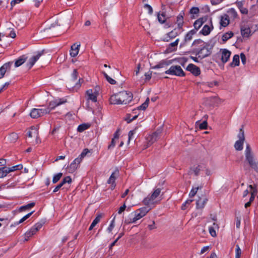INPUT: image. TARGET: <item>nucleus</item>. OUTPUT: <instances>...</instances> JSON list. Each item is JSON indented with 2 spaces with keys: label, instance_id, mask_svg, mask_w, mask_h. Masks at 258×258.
<instances>
[{
  "label": "nucleus",
  "instance_id": "nucleus-55",
  "mask_svg": "<svg viewBox=\"0 0 258 258\" xmlns=\"http://www.w3.org/2000/svg\"><path fill=\"white\" fill-rule=\"evenodd\" d=\"M114 219H113L110 224H109V226L108 227L107 229V231L109 232V233H110L112 229L114 228Z\"/></svg>",
  "mask_w": 258,
  "mask_h": 258
},
{
  "label": "nucleus",
  "instance_id": "nucleus-13",
  "mask_svg": "<svg viewBox=\"0 0 258 258\" xmlns=\"http://www.w3.org/2000/svg\"><path fill=\"white\" fill-rule=\"evenodd\" d=\"M196 33V30H191L185 35L183 40L180 43V48L186 46L192 39L193 36Z\"/></svg>",
  "mask_w": 258,
  "mask_h": 258
},
{
  "label": "nucleus",
  "instance_id": "nucleus-59",
  "mask_svg": "<svg viewBox=\"0 0 258 258\" xmlns=\"http://www.w3.org/2000/svg\"><path fill=\"white\" fill-rule=\"evenodd\" d=\"M136 129L130 131L128 133V143L130 142V141L132 139L133 136L136 133Z\"/></svg>",
  "mask_w": 258,
  "mask_h": 258
},
{
  "label": "nucleus",
  "instance_id": "nucleus-61",
  "mask_svg": "<svg viewBox=\"0 0 258 258\" xmlns=\"http://www.w3.org/2000/svg\"><path fill=\"white\" fill-rule=\"evenodd\" d=\"M115 140L113 138L112 139L110 144L108 146V149H111L115 147L116 144Z\"/></svg>",
  "mask_w": 258,
  "mask_h": 258
},
{
  "label": "nucleus",
  "instance_id": "nucleus-47",
  "mask_svg": "<svg viewBox=\"0 0 258 258\" xmlns=\"http://www.w3.org/2000/svg\"><path fill=\"white\" fill-rule=\"evenodd\" d=\"M258 12V6L253 5L250 8V13L254 16L257 14Z\"/></svg>",
  "mask_w": 258,
  "mask_h": 258
},
{
  "label": "nucleus",
  "instance_id": "nucleus-16",
  "mask_svg": "<svg viewBox=\"0 0 258 258\" xmlns=\"http://www.w3.org/2000/svg\"><path fill=\"white\" fill-rule=\"evenodd\" d=\"M184 15V12L182 11L180 12L179 14L176 17V23L177 25V28L179 30H182V31L183 30L182 27L184 24L183 20Z\"/></svg>",
  "mask_w": 258,
  "mask_h": 258
},
{
  "label": "nucleus",
  "instance_id": "nucleus-23",
  "mask_svg": "<svg viewBox=\"0 0 258 258\" xmlns=\"http://www.w3.org/2000/svg\"><path fill=\"white\" fill-rule=\"evenodd\" d=\"M86 95L88 97V99L91 100L93 102H97V97L98 93L94 91L92 89H89L86 91Z\"/></svg>",
  "mask_w": 258,
  "mask_h": 258
},
{
  "label": "nucleus",
  "instance_id": "nucleus-21",
  "mask_svg": "<svg viewBox=\"0 0 258 258\" xmlns=\"http://www.w3.org/2000/svg\"><path fill=\"white\" fill-rule=\"evenodd\" d=\"M241 33L243 37H249L251 35V30L250 27L246 25L241 26Z\"/></svg>",
  "mask_w": 258,
  "mask_h": 258
},
{
  "label": "nucleus",
  "instance_id": "nucleus-54",
  "mask_svg": "<svg viewBox=\"0 0 258 258\" xmlns=\"http://www.w3.org/2000/svg\"><path fill=\"white\" fill-rule=\"evenodd\" d=\"M101 218V216L100 215H97L92 222L91 225H93L95 227V225L99 222Z\"/></svg>",
  "mask_w": 258,
  "mask_h": 258
},
{
  "label": "nucleus",
  "instance_id": "nucleus-45",
  "mask_svg": "<svg viewBox=\"0 0 258 258\" xmlns=\"http://www.w3.org/2000/svg\"><path fill=\"white\" fill-rule=\"evenodd\" d=\"M44 223L43 222H37L34 226H33L31 228L33 230H34L35 232H37L38 230H39L42 227Z\"/></svg>",
  "mask_w": 258,
  "mask_h": 258
},
{
  "label": "nucleus",
  "instance_id": "nucleus-14",
  "mask_svg": "<svg viewBox=\"0 0 258 258\" xmlns=\"http://www.w3.org/2000/svg\"><path fill=\"white\" fill-rule=\"evenodd\" d=\"M44 50L38 51L35 55L31 57L27 63V66L31 69L39 58L44 54Z\"/></svg>",
  "mask_w": 258,
  "mask_h": 258
},
{
  "label": "nucleus",
  "instance_id": "nucleus-24",
  "mask_svg": "<svg viewBox=\"0 0 258 258\" xmlns=\"http://www.w3.org/2000/svg\"><path fill=\"white\" fill-rule=\"evenodd\" d=\"M179 41V39L178 38L174 42L170 43L166 49V52L171 53L176 50Z\"/></svg>",
  "mask_w": 258,
  "mask_h": 258
},
{
  "label": "nucleus",
  "instance_id": "nucleus-56",
  "mask_svg": "<svg viewBox=\"0 0 258 258\" xmlns=\"http://www.w3.org/2000/svg\"><path fill=\"white\" fill-rule=\"evenodd\" d=\"M89 152L90 151L88 149L85 148L83 150L79 156L83 159Z\"/></svg>",
  "mask_w": 258,
  "mask_h": 258
},
{
  "label": "nucleus",
  "instance_id": "nucleus-37",
  "mask_svg": "<svg viewBox=\"0 0 258 258\" xmlns=\"http://www.w3.org/2000/svg\"><path fill=\"white\" fill-rule=\"evenodd\" d=\"M90 127V124L89 123H82L78 126L77 128V131L79 133H82L84 131L88 129Z\"/></svg>",
  "mask_w": 258,
  "mask_h": 258
},
{
  "label": "nucleus",
  "instance_id": "nucleus-41",
  "mask_svg": "<svg viewBox=\"0 0 258 258\" xmlns=\"http://www.w3.org/2000/svg\"><path fill=\"white\" fill-rule=\"evenodd\" d=\"M10 170H8V167H3L0 168V178H3L7 176L10 173Z\"/></svg>",
  "mask_w": 258,
  "mask_h": 258
},
{
  "label": "nucleus",
  "instance_id": "nucleus-27",
  "mask_svg": "<svg viewBox=\"0 0 258 258\" xmlns=\"http://www.w3.org/2000/svg\"><path fill=\"white\" fill-rule=\"evenodd\" d=\"M179 35V33L177 31L176 29H174L173 30L167 34V36L164 39L165 41H169L171 39L175 38Z\"/></svg>",
  "mask_w": 258,
  "mask_h": 258
},
{
  "label": "nucleus",
  "instance_id": "nucleus-46",
  "mask_svg": "<svg viewBox=\"0 0 258 258\" xmlns=\"http://www.w3.org/2000/svg\"><path fill=\"white\" fill-rule=\"evenodd\" d=\"M23 168V165L22 164L17 165L11 167H8V170H10V172L14 171L20 170Z\"/></svg>",
  "mask_w": 258,
  "mask_h": 258
},
{
  "label": "nucleus",
  "instance_id": "nucleus-34",
  "mask_svg": "<svg viewBox=\"0 0 258 258\" xmlns=\"http://www.w3.org/2000/svg\"><path fill=\"white\" fill-rule=\"evenodd\" d=\"M227 12L229 18L230 17L231 19H233L238 18L237 13L234 8L229 9Z\"/></svg>",
  "mask_w": 258,
  "mask_h": 258
},
{
  "label": "nucleus",
  "instance_id": "nucleus-28",
  "mask_svg": "<svg viewBox=\"0 0 258 258\" xmlns=\"http://www.w3.org/2000/svg\"><path fill=\"white\" fill-rule=\"evenodd\" d=\"M206 19L203 17L197 19L194 23V29L193 30H196V32L201 27L203 24L206 21Z\"/></svg>",
  "mask_w": 258,
  "mask_h": 258
},
{
  "label": "nucleus",
  "instance_id": "nucleus-48",
  "mask_svg": "<svg viewBox=\"0 0 258 258\" xmlns=\"http://www.w3.org/2000/svg\"><path fill=\"white\" fill-rule=\"evenodd\" d=\"M62 176V173L61 172L55 174L53 177L52 182L53 183H55L58 182Z\"/></svg>",
  "mask_w": 258,
  "mask_h": 258
},
{
  "label": "nucleus",
  "instance_id": "nucleus-26",
  "mask_svg": "<svg viewBox=\"0 0 258 258\" xmlns=\"http://www.w3.org/2000/svg\"><path fill=\"white\" fill-rule=\"evenodd\" d=\"M158 137V134L154 133L152 135H149L146 138L147 145L146 148L150 146L153 143H154Z\"/></svg>",
  "mask_w": 258,
  "mask_h": 258
},
{
  "label": "nucleus",
  "instance_id": "nucleus-44",
  "mask_svg": "<svg viewBox=\"0 0 258 258\" xmlns=\"http://www.w3.org/2000/svg\"><path fill=\"white\" fill-rule=\"evenodd\" d=\"M79 165L77 164L75 161L72 162L69 167V172L73 173L77 169Z\"/></svg>",
  "mask_w": 258,
  "mask_h": 258
},
{
  "label": "nucleus",
  "instance_id": "nucleus-32",
  "mask_svg": "<svg viewBox=\"0 0 258 258\" xmlns=\"http://www.w3.org/2000/svg\"><path fill=\"white\" fill-rule=\"evenodd\" d=\"M204 167L203 164L198 165L196 166H193L190 168V170L194 172L196 176L199 175L200 171Z\"/></svg>",
  "mask_w": 258,
  "mask_h": 258
},
{
  "label": "nucleus",
  "instance_id": "nucleus-8",
  "mask_svg": "<svg viewBox=\"0 0 258 258\" xmlns=\"http://www.w3.org/2000/svg\"><path fill=\"white\" fill-rule=\"evenodd\" d=\"M162 11L157 13V19L159 22L162 24H165L164 27L168 28L170 27V25L168 23H166L167 19L168 18L166 15V12L165 10V6L162 5Z\"/></svg>",
  "mask_w": 258,
  "mask_h": 258
},
{
  "label": "nucleus",
  "instance_id": "nucleus-30",
  "mask_svg": "<svg viewBox=\"0 0 258 258\" xmlns=\"http://www.w3.org/2000/svg\"><path fill=\"white\" fill-rule=\"evenodd\" d=\"M137 221L133 213H131L127 217L125 218L124 223L125 224L135 223Z\"/></svg>",
  "mask_w": 258,
  "mask_h": 258
},
{
  "label": "nucleus",
  "instance_id": "nucleus-51",
  "mask_svg": "<svg viewBox=\"0 0 258 258\" xmlns=\"http://www.w3.org/2000/svg\"><path fill=\"white\" fill-rule=\"evenodd\" d=\"M72 182V178L70 176H68L63 178L62 180L60 182L62 184L64 185V184L68 183H71Z\"/></svg>",
  "mask_w": 258,
  "mask_h": 258
},
{
  "label": "nucleus",
  "instance_id": "nucleus-2",
  "mask_svg": "<svg viewBox=\"0 0 258 258\" xmlns=\"http://www.w3.org/2000/svg\"><path fill=\"white\" fill-rule=\"evenodd\" d=\"M133 99V94L130 91H123L111 95L109 98L111 104H127Z\"/></svg>",
  "mask_w": 258,
  "mask_h": 258
},
{
  "label": "nucleus",
  "instance_id": "nucleus-12",
  "mask_svg": "<svg viewBox=\"0 0 258 258\" xmlns=\"http://www.w3.org/2000/svg\"><path fill=\"white\" fill-rule=\"evenodd\" d=\"M150 209H151L148 207H144L141 208L133 212L136 220L138 221L144 217L149 212Z\"/></svg>",
  "mask_w": 258,
  "mask_h": 258
},
{
  "label": "nucleus",
  "instance_id": "nucleus-58",
  "mask_svg": "<svg viewBox=\"0 0 258 258\" xmlns=\"http://www.w3.org/2000/svg\"><path fill=\"white\" fill-rule=\"evenodd\" d=\"M144 7L145 9H146L147 10H148V13L150 15H152L153 14V10L152 7L150 5L146 4L144 5Z\"/></svg>",
  "mask_w": 258,
  "mask_h": 258
},
{
  "label": "nucleus",
  "instance_id": "nucleus-18",
  "mask_svg": "<svg viewBox=\"0 0 258 258\" xmlns=\"http://www.w3.org/2000/svg\"><path fill=\"white\" fill-rule=\"evenodd\" d=\"M210 25H205L200 31V34L204 36L208 35L214 28L211 20H210Z\"/></svg>",
  "mask_w": 258,
  "mask_h": 258
},
{
  "label": "nucleus",
  "instance_id": "nucleus-11",
  "mask_svg": "<svg viewBox=\"0 0 258 258\" xmlns=\"http://www.w3.org/2000/svg\"><path fill=\"white\" fill-rule=\"evenodd\" d=\"M48 110H45V107L42 108H33L30 115L33 118H37L40 116H42L45 114H48Z\"/></svg>",
  "mask_w": 258,
  "mask_h": 258
},
{
  "label": "nucleus",
  "instance_id": "nucleus-4",
  "mask_svg": "<svg viewBox=\"0 0 258 258\" xmlns=\"http://www.w3.org/2000/svg\"><path fill=\"white\" fill-rule=\"evenodd\" d=\"M161 192L160 188H155L153 192L149 195L146 198L143 200V203L146 206H150V205L156 204L159 202L161 199L160 195Z\"/></svg>",
  "mask_w": 258,
  "mask_h": 258
},
{
  "label": "nucleus",
  "instance_id": "nucleus-1",
  "mask_svg": "<svg viewBox=\"0 0 258 258\" xmlns=\"http://www.w3.org/2000/svg\"><path fill=\"white\" fill-rule=\"evenodd\" d=\"M213 46L200 39H196L192 43L191 53L202 59L211 55Z\"/></svg>",
  "mask_w": 258,
  "mask_h": 258
},
{
  "label": "nucleus",
  "instance_id": "nucleus-25",
  "mask_svg": "<svg viewBox=\"0 0 258 258\" xmlns=\"http://www.w3.org/2000/svg\"><path fill=\"white\" fill-rule=\"evenodd\" d=\"M229 23L230 20L229 16L227 14H225L221 16L220 21V24L221 26L226 27L229 24Z\"/></svg>",
  "mask_w": 258,
  "mask_h": 258
},
{
  "label": "nucleus",
  "instance_id": "nucleus-63",
  "mask_svg": "<svg viewBox=\"0 0 258 258\" xmlns=\"http://www.w3.org/2000/svg\"><path fill=\"white\" fill-rule=\"evenodd\" d=\"M24 0H12L11 2V9L17 4L20 2H23Z\"/></svg>",
  "mask_w": 258,
  "mask_h": 258
},
{
  "label": "nucleus",
  "instance_id": "nucleus-64",
  "mask_svg": "<svg viewBox=\"0 0 258 258\" xmlns=\"http://www.w3.org/2000/svg\"><path fill=\"white\" fill-rule=\"evenodd\" d=\"M126 207L125 204L124 203V204L119 208L118 214H121L125 210Z\"/></svg>",
  "mask_w": 258,
  "mask_h": 258
},
{
  "label": "nucleus",
  "instance_id": "nucleus-39",
  "mask_svg": "<svg viewBox=\"0 0 258 258\" xmlns=\"http://www.w3.org/2000/svg\"><path fill=\"white\" fill-rule=\"evenodd\" d=\"M233 36V33L232 31H229L226 33H225L222 37V40L223 42H226L230 38L232 37Z\"/></svg>",
  "mask_w": 258,
  "mask_h": 258
},
{
  "label": "nucleus",
  "instance_id": "nucleus-5",
  "mask_svg": "<svg viewBox=\"0 0 258 258\" xmlns=\"http://www.w3.org/2000/svg\"><path fill=\"white\" fill-rule=\"evenodd\" d=\"M245 160L247 162L249 166L255 171L258 173V162H256L253 157L249 145L247 144L245 150Z\"/></svg>",
  "mask_w": 258,
  "mask_h": 258
},
{
  "label": "nucleus",
  "instance_id": "nucleus-43",
  "mask_svg": "<svg viewBox=\"0 0 258 258\" xmlns=\"http://www.w3.org/2000/svg\"><path fill=\"white\" fill-rule=\"evenodd\" d=\"M170 62H167L165 60H162L158 64L153 67L154 69H158L163 68L165 66L168 65Z\"/></svg>",
  "mask_w": 258,
  "mask_h": 258
},
{
  "label": "nucleus",
  "instance_id": "nucleus-6",
  "mask_svg": "<svg viewBox=\"0 0 258 258\" xmlns=\"http://www.w3.org/2000/svg\"><path fill=\"white\" fill-rule=\"evenodd\" d=\"M165 73L166 74L178 77H184L185 76L184 72L179 66H172L169 69L166 71Z\"/></svg>",
  "mask_w": 258,
  "mask_h": 258
},
{
  "label": "nucleus",
  "instance_id": "nucleus-53",
  "mask_svg": "<svg viewBox=\"0 0 258 258\" xmlns=\"http://www.w3.org/2000/svg\"><path fill=\"white\" fill-rule=\"evenodd\" d=\"M34 213V211H32L28 214H27V215H26L25 216H24L22 218H21L19 221V222L18 223H23V222H24L26 219H27L28 218H29L32 215V214Z\"/></svg>",
  "mask_w": 258,
  "mask_h": 258
},
{
  "label": "nucleus",
  "instance_id": "nucleus-7",
  "mask_svg": "<svg viewBox=\"0 0 258 258\" xmlns=\"http://www.w3.org/2000/svg\"><path fill=\"white\" fill-rule=\"evenodd\" d=\"M237 137L238 138V140L235 142L234 147L236 150L241 151L243 149V142L245 140L244 132L243 126H242V127L239 129Z\"/></svg>",
  "mask_w": 258,
  "mask_h": 258
},
{
  "label": "nucleus",
  "instance_id": "nucleus-20",
  "mask_svg": "<svg viewBox=\"0 0 258 258\" xmlns=\"http://www.w3.org/2000/svg\"><path fill=\"white\" fill-rule=\"evenodd\" d=\"M244 3V1H237L235 4L242 14L247 15L248 13V10L246 8L243 7Z\"/></svg>",
  "mask_w": 258,
  "mask_h": 258
},
{
  "label": "nucleus",
  "instance_id": "nucleus-19",
  "mask_svg": "<svg viewBox=\"0 0 258 258\" xmlns=\"http://www.w3.org/2000/svg\"><path fill=\"white\" fill-rule=\"evenodd\" d=\"M249 187L251 189L250 193V197L249 198V201L245 204L244 207L247 209L248 207H250L251 203L254 201L255 195L256 194V190L254 189L252 185H249Z\"/></svg>",
  "mask_w": 258,
  "mask_h": 258
},
{
  "label": "nucleus",
  "instance_id": "nucleus-35",
  "mask_svg": "<svg viewBox=\"0 0 258 258\" xmlns=\"http://www.w3.org/2000/svg\"><path fill=\"white\" fill-rule=\"evenodd\" d=\"M35 205V203L32 202L27 205L22 206L19 208V211L20 212L26 211L27 210H29L34 207Z\"/></svg>",
  "mask_w": 258,
  "mask_h": 258
},
{
  "label": "nucleus",
  "instance_id": "nucleus-33",
  "mask_svg": "<svg viewBox=\"0 0 258 258\" xmlns=\"http://www.w3.org/2000/svg\"><path fill=\"white\" fill-rule=\"evenodd\" d=\"M31 130H34V132H32L31 131H28L27 133V136L29 138H32L33 136H36V143H38V132L37 130L35 129V128L34 126L31 127Z\"/></svg>",
  "mask_w": 258,
  "mask_h": 258
},
{
  "label": "nucleus",
  "instance_id": "nucleus-62",
  "mask_svg": "<svg viewBox=\"0 0 258 258\" xmlns=\"http://www.w3.org/2000/svg\"><path fill=\"white\" fill-rule=\"evenodd\" d=\"M78 73L77 70H76V69L74 70V71L72 74V77L74 81L77 80V77H78Z\"/></svg>",
  "mask_w": 258,
  "mask_h": 258
},
{
  "label": "nucleus",
  "instance_id": "nucleus-9",
  "mask_svg": "<svg viewBox=\"0 0 258 258\" xmlns=\"http://www.w3.org/2000/svg\"><path fill=\"white\" fill-rule=\"evenodd\" d=\"M67 102L66 99L60 98L49 102L47 107H45V110H48V113H49L51 110L54 109L56 107L59 106Z\"/></svg>",
  "mask_w": 258,
  "mask_h": 258
},
{
  "label": "nucleus",
  "instance_id": "nucleus-36",
  "mask_svg": "<svg viewBox=\"0 0 258 258\" xmlns=\"http://www.w3.org/2000/svg\"><path fill=\"white\" fill-rule=\"evenodd\" d=\"M230 66L235 67L239 65V56L237 54L234 55L232 61L230 63Z\"/></svg>",
  "mask_w": 258,
  "mask_h": 258
},
{
  "label": "nucleus",
  "instance_id": "nucleus-49",
  "mask_svg": "<svg viewBox=\"0 0 258 258\" xmlns=\"http://www.w3.org/2000/svg\"><path fill=\"white\" fill-rule=\"evenodd\" d=\"M241 255V250L239 246L237 244L235 248V258H240Z\"/></svg>",
  "mask_w": 258,
  "mask_h": 258
},
{
  "label": "nucleus",
  "instance_id": "nucleus-10",
  "mask_svg": "<svg viewBox=\"0 0 258 258\" xmlns=\"http://www.w3.org/2000/svg\"><path fill=\"white\" fill-rule=\"evenodd\" d=\"M119 170L117 169H116L111 174L109 178L107 181V183L110 184L109 188L111 190H113L115 189L116 187V182L115 180L117 179V177L119 175Z\"/></svg>",
  "mask_w": 258,
  "mask_h": 258
},
{
  "label": "nucleus",
  "instance_id": "nucleus-52",
  "mask_svg": "<svg viewBox=\"0 0 258 258\" xmlns=\"http://www.w3.org/2000/svg\"><path fill=\"white\" fill-rule=\"evenodd\" d=\"M34 213V211H32L28 214H27V215H26L25 216H24L22 218H21L19 221V222L18 223H23V222H24L26 219H27L28 218H29L32 215V214Z\"/></svg>",
  "mask_w": 258,
  "mask_h": 258
},
{
  "label": "nucleus",
  "instance_id": "nucleus-57",
  "mask_svg": "<svg viewBox=\"0 0 258 258\" xmlns=\"http://www.w3.org/2000/svg\"><path fill=\"white\" fill-rule=\"evenodd\" d=\"M208 126V123L206 121H204L203 122L200 123L199 124V128L201 130H206Z\"/></svg>",
  "mask_w": 258,
  "mask_h": 258
},
{
  "label": "nucleus",
  "instance_id": "nucleus-22",
  "mask_svg": "<svg viewBox=\"0 0 258 258\" xmlns=\"http://www.w3.org/2000/svg\"><path fill=\"white\" fill-rule=\"evenodd\" d=\"M80 47V43H74L71 46L70 54L72 57H75L78 54Z\"/></svg>",
  "mask_w": 258,
  "mask_h": 258
},
{
  "label": "nucleus",
  "instance_id": "nucleus-50",
  "mask_svg": "<svg viewBox=\"0 0 258 258\" xmlns=\"http://www.w3.org/2000/svg\"><path fill=\"white\" fill-rule=\"evenodd\" d=\"M202 187L201 186V187H195V188H192L191 189V190H190L189 194V197L190 198H192L194 197L197 194L198 189L199 188H201Z\"/></svg>",
  "mask_w": 258,
  "mask_h": 258
},
{
  "label": "nucleus",
  "instance_id": "nucleus-15",
  "mask_svg": "<svg viewBox=\"0 0 258 258\" xmlns=\"http://www.w3.org/2000/svg\"><path fill=\"white\" fill-rule=\"evenodd\" d=\"M13 63V61L7 62L4 63L0 68V79H2L4 77L5 74L7 71H10Z\"/></svg>",
  "mask_w": 258,
  "mask_h": 258
},
{
  "label": "nucleus",
  "instance_id": "nucleus-60",
  "mask_svg": "<svg viewBox=\"0 0 258 258\" xmlns=\"http://www.w3.org/2000/svg\"><path fill=\"white\" fill-rule=\"evenodd\" d=\"M209 232H210L211 235L212 237H216V236L217 234H216V231H215V229H214V227H209Z\"/></svg>",
  "mask_w": 258,
  "mask_h": 258
},
{
  "label": "nucleus",
  "instance_id": "nucleus-40",
  "mask_svg": "<svg viewBox=\"0 0 258 258\" xmlns=\"http://www.w3.org/2000/svg\"><path fill=\"white\" fill-rule=\"evenodd\" d=\"M207 201V199H205L204 200L202 201V199L200 198V199L197 201V208L198 209H203Z\"/></svg>",
  "mask_w": 258,
  "mask_h": 258
},
{
  "label": "nucleus",
  "instance_id": "nucleus-3",
  "mask_svg": "<svg viewBox=\"0 0 258 258\" xmlns=\"http://www.w3.org/2000/svg\"><path fill=\"white\" fill-rule=\"evenodd\" d=\"M231 54V52L226 48L220 49L213 55V60L219 64H224L229 60Z\"/></svg>",
  "mask_w": 258,
  "mask_h": 258
},
{
  "label": "nucleus",
  "instance_id": "nucleus-17",
  "mask_svg": "<svg viewBox=\"0 0 258 258\" xmlns=\"http://www.w3.org/2000/svg\"><path fill=\"white\" fill-rule=\"evenodd\" d=\"M186 69L187 71L191 72L195 76H199L201 73L200 68L192 63L189 64Z\"/></svg>",
  "mask_w": 258,
  "mask_h": 258
},
{
  "label": "nucleus",
  "instance_id": "nucleus-31",
  "mask_svg": "<svg viewBox=\"0 0 258 258\" xmlns=\"http://www.w3.org/2000/svg\"><path fill=\"white\" fill-rule=\"evenodd\" d=\"M200 13V10L198 7H192L189 11V14L191 15L190 18L195 19L198 16Z\"/></svg>",
  "mask_w": 258,
  "mask_h": 258
},
{
  "label": "nucleus",
  "instance_id": "nucleus-38",
  "mask_svg": "<svg viewBox=\"0 0 258 258\" xmlns=\"http://www.w3.org/2000/svg\"><path fill=\"white\" fill-rule=\"evenodd\" d=\"M36 233L32 228L25 234V241H28L30 237Z\"/></svg>",
  "mask_w": 258,
  "mask_h": 258
},
{
  "label": "nucleus",
  "instance_id": "nucleus-42",
  "mask_svg": "<svg viewBox=\"0 0 258 258\" xmlns=\"http://www.w3.org/2000/svg\"><path fill=\"white\" fill-rule=\"evenodd\" d=\"M149 98H147L142 104L137 107V109L139 110H145L149 105Z\"/></svg>",
  "mask_w": 258,
  "mask_h": 258
},
{
  "label": "nucleus",
  "instance_id": "nucleus-29",
  "mask_svg": "<svg viewBox=\"0 0 258 258\" xmlns=\"http://www.w3.org/2000/svg\"><path fill=\"white\" fill-rule=\"evenodd\" d=\"M27 57L26 55H22L20 56L16 60L15 62V67L16 68L21 66L27 60Z\"/></svg>",
  "mask_w": 258,
  "mask_h": 258
}]
</instances>
